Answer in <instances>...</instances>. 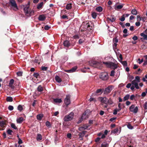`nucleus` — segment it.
Returning a JSON list of instances; mask_svg holds the SVG:
<instances>
[{
    "label": "nucleus",
    "mask_w": 147,
    "mask_h": 147,
    "mask_svg": "<svg viewBox=\"0 0 147 147\" xmlns=\"http://www.w3.org/2000/svg\"><path fill=\"white\" fill-rule=\"evenodd\" d=\"M113 103V102L111 99L107 100V104L112 105Z\"/></svg>",
    "instance_id": "nucleus-32"
},
{
    "label": "nucleus",
    "mask_w": 147,
    "mask_h": 147,
    "mask_svg": "<svg viewBox=\"0 0 147 147\" xmlns=\"http://www.w3.org/2000/svg\"><path fill=\"white\" fill-rule=\"evenodd\" d=\"M5 124V121H0V125L1 127H3Z\"/></svg>",
    "instance_id": "nucleus-33"
},
{
    "label": "nucleus",
    "mask_w": 147,
    "mask_h": 147,
    "mask_svg": "<svg viewBox=\"0 0 147 147\" xmlns=\"http://www.w3.org/2000/svg\"><path fill=\"white\" fill-rule=\"evenodd\" d=\"M11 9L14 11H17L18 8L16 1L14 0H11L10 1Z\"/></svg>",
    "instance_id": "nucleus-4"
},
{
    "label": "nucleus",
    "mask_w": 147,
    "mask_h": 147,
    "mask_svg": "<svg viewBox=\"0 0 147 147\" xmlns=\"http://www.w3.org/2000/svg\"><path fill=\"white\" fill-rule=\"evenodd\" d=\"M140 82V78L138 76H136L135 77V79L132 81L131 84L129 83L127 84L126 87L127 88H129L130 87L132 90H133L135 88L136 89H139L138 83Z\"/></svg>",
    "instance_id": "nucleus-1"
},
{
    "label": "nucleus",
    "mask_w": 147,
    "mask_h": 147,
    "mask_svg": "<svg viewBox=\"0 0 147 147\" xmlns=\"http://www.w3.org/2000/svg\"><path fill=\"white\" fill-rule=\"evenodd\" d=\"M109 145L105 142L102 143L101 145V147H108Z\"/></svg>",
    "instance_id": "nucleus-30"
},
{
    "label": "nucleus",
    "mask_w": 147,
    "mask_h": 147,
    "mask_svg": "<svg viewBox=\"0 0 147 147\" xmlns=\"http://www.w3.org/2000/svg\"><path fill=\"white\" fill-rule=\"evenodd\" d=\"M74 113L73 112L71 113L69 115L65 116L64 120L65 121H69L72 120L74 117Z\"/></svg>",
    "instance_id": "nucleus-5"
},
{
    "label": "nucleus",
    "mask_w": 147,
    "mask_h": 147,
    "mask_svg": "<svg viewBox=\"0 0 147 147\" xmlns=\"http://www.w3.org/2000/svg\"><path fill=\"white\" fill-rule=\"evenodd\" d=\"M131 13L134 15H136L137 14V12L136 9H133L131 11Z\"/></svg>",
    "instance_id": "nucleus-27"
},
{
    "label": "nucleus",
    "mask_w": 147,
    "mask_h": 147,
    "mask_svg": "<svg viewBox=\"0 0 147 147\" xmlns=\"http://www.w3.org/2000/svg\"><path fill=\"white\" fill-rule=\"evenodd\" d=\"M89 126V125H84L82 127H80L79 129L80 130H81L82 129H87Z\"/></svg>",
    "instance_id": "nucleus-17"
},
{
    "label": "nucleus",
    "mask_w": 147,
    "mask_h": 147,
    "mask_svg": "<svg viewBox=\"0 0 147 147\" xmlns=\"http://www.w3.org/2000/svg\"><path fill=\"white\" fill-rule=\"evenodd\" d=\"M135 24L136 26H139L140 25V23L139 22H136V23Z\"/></svg>",
    "instance_id": "nucleus-64"
},
{
    "label": "nucleus",
    "mask_w": 147,
    "mask_h": 147,
    "mask_svg": "<svg viewBox=\"0 0 147 147\" xmlns=\"http://www.w3.org/2000/svg\"><path fill=\"white\" fill-rule=\"evenodd\" d=\"M43 5V2L40 3L38 5L37 8L38 9L41 8Z\"/></svg>",
    "instance_id": "nucleus-22"
},
{
    "label": "nucleus",
    "mask_w": 147,
    "mask_h": 147,
    "mask_svg": "<svg viewBox=\"0 0 147 147\" xmlns=\"http://www.w3.org/2000/svg\"><path fill=\"white\" fill-rule=\"evenodd\" d=\"M18 109L19 110L21 111L23 109L21 105H19L18 106Z\"/></svg>",
    "instance_id": "nucleus-40"
},
{
    "label": "nucleus",
    "mask_w": 147,
    "mask_h": 147,
    "mask_svg": "<svg viewBox=\"0 0 147 147\" xmlns=\"http://www.w3.org/2000/svg\"><path fill=\"white\" fill-rule=\"evenodd\" d=\"M50 28V27L48 25H46L45 26L44 28L45 30H49Z\"/></svg>",
    "instance_id": "nucleus-50"
},
{
    "label": "nucleus",
    "mask_w": 147,
    "mask_h": 147,
    "mask_svg": "<svg viewBox=\"0 0 147 147\" xmlns=\"http://www.w3.org/2000/svg\"><path fill=\"white\" fill-rule=\"evenodd\" d=\"M86 118H88V117L86 115V113H84L82 117V119H86Z\"/></svg>",
    "instance_id": "nucleus-41"
},
{
    "label": "nucleus",
    "mask_w": 147,
    "mask_h": 147,
    "mask_svg": "<svg viewBox=\"0 0 147 147\" xmlns=\"http://www.w3.org/2000/svg\"><path fill=\"white\" fill-rule=\"evenodd\" d=\"M108 19L112 22H113L115 20V18L112 17L111 18H108Z\"/></svg>",
    "instance_id": "nucleus-43"
},
{
    "label": "nucleus",
    "mask_w": 147,
    "mask_h": 147,
    "mask_svg": "<svg viewBox=\"0 0 147 147\" xmlns=\"http://www.w3.org/2000/svg\"><path fill=\"white\" fill-rule=\"evenodd\" d=\"M140 36L143 37L144 39L147 40V35L145 34L144 33H142L140 34Z\"/></svg>",
    "instance_id": "nucleus-23"
},
{
    "label": "nucleus",
    "mask_w": 147,
    "mask_h": 147,
    "mask_svg": "<svg viewBox=\"0 0 147 147\" xmlns=\"http://www.w3.org/2000/svg\"><path fill=\"white\" fill-rule=\"evenodd\" d=\"M129 97L130 100H133L135 98V96L134 95H132Z\"/></svg>",
    "instance_id": "nucleus-57"
},
{
    "label": "nucleus",
    "mask_w": 147,
    "mask_h": 147,
    "mask_svg": "<svg viewBox=\"0 0 147 147\" xmlns=\"http://www.w3.org/2000/svg\"><path fill=\"white\" fill-rule=\"evenodd\" d=\"M34 76L36 77V78H37L38 76H39V74L37 73H34L33 75Z\"/></svg>",
    "instance_id": "nucleus-54"
},
{
    "label": "nucleus",
    "mask_w": 147,
    "mask_h": 147,
    "mask_svg": "<svg viewBox=\"0 0 147 147\" xmlns=\"http://www.w3.org/2000/svg\"><path fill=\"white\" fill-rule=\"evenodd\" d=\"M137 19L138 21H140L141 20V18L140 16L138 15L137 16Z\"/></svg>",
    "instance_id": "nucleus-58"
},
{
    "label": "nucleus",
    "mask_w": 147,
    "mask_h": 147,
    "mask_svg": "<svg viewBox=\"0 0 147 147\" xmlns=\"http://www.w3.org/2000/svg\"><path fill=\"white\" fill-rule=\"evenodd\" d=\"M8 109L9 110L12 111L13 109V107L12 106L9 105L8 107Z\"/></svg>",
    "instance_id": "nucleus-46"
},
{
    "label": "nucleus",
    "mask_w": 147,
    "mask_h": 147,
    "mask_svg": "<svg viewBox=\"0 0 147 147\" xmlns=\"http://www.w3.org/2000/svg\"><path fill=\"white\" fill-rule=\"evenodd\" d=\"M96 10L97 11L100 12L102 11V8L101 7L99 6L96 8Z\"/></svg>",
    "instance_id": "nucleus-28"
},
{
    "label": "nucleus",
    "mask_w": 147,
    "mask_h": 147,
    "mask_svg": "<svg viewBox=\"0 0 147 147\" xmlns=\"http://www.w3.org/2000/svg\"><path fill=\"white\" fill-rule=\"evenodd\" d=\"M14 82V80L13 79H11L9 82V86L11 88L13 89L14 88V87L13 86V84Z\"/></svg>",
    "instance_id": "nucleus-11"
},
{
    "label": "nucleus",
    "mask_w": 147,
    "mask_h": 147,
    "mask_svg": "<svg viewBox=\"0 0 147 147\" xmlns=\"http://www.w3.org/2000/svg\"><path fill=\"white\" fill-rule=\"evenodd\" d=\"M47 67L45 66H42L41 67V70L43 71H46L47 69Z\"/></svg>",
    "instance_id": "nucleus-45"
},
{
    "label": "nucleus",
    "mask_w": 147,
    "mask_h": 147,
    "mask_svg": "<svg viewBox=\"0 0 147 147\" xmlns=\"http://www.w3.org/2000/svg\"><path fill=\"white\" fill-rule=\"evenodd\" d=\"M46 125L47 126L49 127L50 126V123L49 122L47 121L46 123Z\"/></svg>",
    "instance_id": "nucleus-55"
},
{
    "label": "nucleus",
    "mask_w": 147,
    "mask_h": 147,
    "mask_svg": "<svg viewBox=\"0 0 147 147\" xmlns=\"http://www.w3.org/2000/svg\"><path fill=\"white\" fill-rule=\"evenodd\" d=\"M55 79L59 83H60L61 82V79L59 76H56L55 77Z\"/></svg>",
    "instance_id": "nucleus-20"
},
{
    "label": "nucleus",
    "mask_w": 147,
    "mask_h": 147,
    "mask_svg": "<svg viewBox=\"0 0 147 147\" xmlns=\"http://www.w3.org/2000/svg\"><path fill=\"white\" fill-rule=\"evenodd\" d=\"M43 115L42 114H39L37 115V118L38 119L40 120L43 117Z\"/></svg>",
    "instance_id": "nucleus-21"
},
{
    "label": "nucleus",
    "mask_w": 147,
    "mask_h": 147,
    "mask_svg": "<svg viewBox=\"0 0 147 147\" xmlns=\"http://www.w3.org/2000/svg\"><path fill=\"white\" fill-rule=\"evenodd\" d=\"M114 87L112 86H109L108 87L105 88L104 91V94H108L110 93L113 88Z\"/></svg>",
    "instance_id": "nucleus-8"
},
{
    "label": "nucleus",
    "mask_w": 147,
    "mask_h": 147,
    "mask_svg": "<svg viewBox=\"0 0 147 147\" xmlns=\"http://www.w3.org/2000/svg\"><path fill=\"white\" fill-rule=\"evenodd\" d=\"M116 119V117L112 118L110 119V121H112L115 120Z\"/></svg>",
    "instance_id": "nucleus-63"
},
{
    "label": "nucleus",
    "mask_w": 147,
    "mask_h": 147,
    "mask_svg": "<svg viewBox=\"0 0 147 147\" xmlns=\"http://www.w3.org/2000/svg\"><path fill=\"white\" fill-rule=\"evenodd\" d=\"M39 92H41L42 91L43 88L41 86H39L37 88Z\"/></svg>",
    "instance_id": "nucleus-35"
},
{
    "label": "nucleus",
    "mask_w": 147,
    "mask_h": 147,
    "mask_svg": "<svg viewBox=\"0 0 147 147\" xmlns=\"http://www.w3.org/2000/svg\"><path fill=\"white\" fill-rule=\"evenodd\" d=\"M89 63L91 66H93L94 67H95V65L96 64V62L94 61H90Z\"/></svg>",
    "instance_id": "nucleus-14"
},
{
    "label": "nucleus",
    "mask_w": 147,
    "mask_h": 147,
    "mask_svg": "<svg viewBox=\"0 0 147 147\" xmlns=\"http://www.w3.org/2000/svg\"><path fill=\"white\" fill-rule=\"evenodd\" d=\"M89 100L90 102L92 101H94V102H95L96 101L95 99L94 98H90L89 99Z\"/></svg>",
    "instance_id": "nucleus-51"
},
{
    "label": "nucleus",
    "mask_w": 147,
    "mask_h": 147,
    "mask_svg": "<svg viewBox=\"0 0 147 147\" xmlns=\"http://www.w3.org/2000/svg\"><path fill=\"white\" fill-rule=\"evenodd\" d=\"M100 78L103 80H107L108 79V74L105 72L102 73L100 75Z\"/></svg>",
    "instance_id": "nucleus-6"
},
{
    "label": "nucleus",
    "mask_w": 147,
    "mask_h": 147,
    "mask_svg": "<svg viewBox=\"0 0 147 147\" xmlns=\"http://www.w3.org/2000/svg\"><path fill=\"white\" fill-rule=\"evenodd\" d=\"M115 72L114 70H112L110 76H113L115 74Z\"/></svg>",
    "instance_id": "nucleus-52"
},
{
    "label": "nucleus",
    "mask_w": 147,
    "mask_h": 147,
    "mask_svg": "<svg viewBox=\"0 0 147 147\" xmlns=\"http://www.w3.org/2000/svg\"><path fill=\"white\" fill-rule=\"evenodd\" d=\"M100 100L103 103L107 104V101L108 99L106 97H100Z\"/></svg>",
    "instance_id": "nucleus-10"
},
{
    "label": "nucleus",
    "mask_w": 147,
    "mask_h": 147,
    "mask_svg": "<svg viewBox=\"0 0 147 147\" xmlns=\"http://www.w3.org/2000/svg\"><path fill=\"white\" fill-rule=\"evenodd\" d=\"M117 46V43L113 42V48L114 49H116Z\"/></svg>",
    "instance_id": "nucleus-53"
},
{
    "label": "nucleus",
    "mask_w": 147,
    "mask_h": 147,
    "mask_svg": "<svg viewBox=\"0 0 147 147\" xmlns=\"http://www.w3.org/2000/svg\"><path fill=\"white\" fill-rule=\"evenodd\" d=\"M144 108L145 109H147V102H145L144 105Z\"/></svg>",
    "instance_id": "nucleus-60"
},
{
    "label": "nucleus",
    "mask_w": 147,
    "mask_h": 147,
    "mask_svg": "<svg viewBox=\"0 0 147 147\" xmlns=\"http://www.w3.org/2000/svg\"><path fill=\"white\" fill-rule=\"evenodd\" d=\"M130 95L129 94H127L123 98V101H125L126 100H127L129 99V98Z\"/></svg>",
    "instance_id": "nucleus-25"
},
{
    "label": "nucleus",
    "mask_w": 147,
    "mask_h": 147,
    "mask_svg": "<svg viewBox=\"0 0 147 147\" xmlns=\"http://www.w3.org/2000/svg\"><path fill=\"white\" fill-rule=\"evenodd\" d=\"M123 7V5H117L115 8V9L117 10V9H121Z\"/></svg>",
    "instance_id": "nucleus-29"
},
{
    "label": "nucleus",
    "mask_w": 147,
    "mask_h": 147,
    "mask_svg": "<svg viewBox=\"0 0 147 147\" xmlns=\"http://www.w3.org/2000/svg\"><path fill=\"white\" fill-rule=\"evenodd\" d=\"M11 127L14 129H17V127L14 123H12L11 124Z\"/></svg>",
    "instance_id": "nucleus-38"
},
{
    "label": "nucleus",
    "mask_w": 147,
    "mask_h": 147,
    "mask_svg": "<svg viewBox=\"0 0 147 147\" xmlns=\"http://www.w3.org/2000/svg\"><path fill=\"white\" fill-rule=\"evenodd\" d=\"M85 131H83L82 132L80 133L79 134V136L80 138H82L85 134Z\"/></svg>",
    "instance_id": "nucleus-24"
},
{
    "label": "nucleus",
    "mask_w": 147,
    "mask_h": 147,
    "mask_svg": "<svg viewBox=\"0 0 147 147\" xmlns=\"http://www.w3.org/2000/svg\"><path fill=\"white\" fill-rule=\"evenodd\" d=\"M103 63L105 64L107 67L112 69H115L117 67V65L113 62H103Z\"/></svg>",
    "instance_id": "nucleus-3"
},
{
    "label": "nucleus",
    "mask_w": 147,
    "mask_h": 147,
    "mask_svg": "<svg viewBox=\"0 0 147 147\" xmlns=\"http://www.w3.org/2000/svg\"><path fill=\"white\" fill-rule=\"evenodd\" d=\"M53 101L54 102L57 103H60L62 102L61 99L60 98H54Z\"/></svg>",
    "instance_id": "nucleus-16"
},
{
    "label": "nucleus",
    "mask_w": 147,
    "mask_h": 147,
    "mask_svg": "<svg viewBox=\"0 0 147 147\" xmlns=\"http://www.w3.org/2000/svg\"><path fill=\"white\" fill-rule=\"evenodd\" d=\"M46 18V17L44 15H39L38 19L40 21H43L45 20Z\"/></svg>",
    "instance_id": "nucleus-12"
},
{
    "label": "nucleus",
    "mask_w": 147,
    "mask_h": 147,
    "mask_svg": "<svg viewBox=\"0 0 147 147\" xmlns=\"http://www.w3.org/2000/svg\"><path fill=\"white\" fill-rule=\"evenodd\" d=\"M118 107L119 109H118V111H120L121 110V104L120 103H119L118 104Z\"/></svg>",
    "instance_id": "nucleus-49"
},
{
    "label": "nucleus",
    "mask_w": 147,
    "mask_h": 147,
    "mask_svg": "<svg viewBox=\"0 0 147 147\" xmlns=\"http://www.w3.org/2000/svg\"><path fill=\"white\" fill-rule=\"evenodd\" d=\"M130 111L134 113H136L138 111V107H135V106L132 105L129 108Z\"/></svg>",
    "instance_id": "nucleus-7"
},
{
    "label": "nucleus",
    "mask_w": 147,
    "mask_h": 147,
    "mask_svg": "<svg viewBox=\"0 0 147 147\" xmlns=\"http://www.w3.org/2000/svg\"><path fill=\"white\" fill-rule=\"evenodd\" d=\"M127 127L129 129H132L133 128V127L129 123H128L127 125Z\"/></svg>",
    "instance_id": "nucleus-39"
},
{
    "label": "nucleus",
    "mask_w": 147,
    "mask_h": 147,
    "mask_svg": "<svg viewBox=\"0 0 147 147\" xmlns=\"http://www.w3.org/2000/svg\"><path fill=\"white\" fill-rule=\"evenodd\" d=\"M24 10L26 16H29L33 15L34 11L31 10L29 8L28 6L25 7L24 8Z\"/></svg>",
    "instance_id": "nucleus-2"
},
{
    "label": "nucleus",
    "mask_w": 147,
    "mask_h": 147,
    "mask_svg": "<svg viewBox=\"0 0 147 147\" xmlns=\"http://www.w3.org/2000/svg\"><path fill=\"white\" fill-rule=\"evenodd\" d=\"M77 69V66H75L73 67L72 68H71L70 70H67V71H66L68 72H69V73L73 72L75 71H76V70Z\"/></svg>",
    "instance_id": "nucleus-13"
},
{
    "label": "nucleus",
    "mask_w": 147,
    "mask_h": 147,
    "mask_svg": "<svg viewBox=\"0 0 147 147\" xmlns=\"http://www.w3.org/2000/svg\"><path fill=\"white\" fill-rule=\"evenodd\" d=\"M132 39L134 40H136L138 39V37L136 36H134L133 37Z\"/></svg>",
    "instance_id": "nucleus-59"
},
{
    "label": "nucleus",
    "mask_w": 147,
    "mask_h": 147,
    "mask_svg": "<svg viewBox=\"0 0 147 147\" xmlns=\"http://www.w3.org/2000/svg\"><path fill=\"white\" fill-rule=\"evenodd\" d=\"M17 75L19 76H20L22 75V73L21 72H17Z\"/></svg>",
    "instance_id": "nucleus-62"
},
{
    "label": "nucleus",
    "mask_w": 147,
    "mask_h": 147,
    "mask_svg": "<svg viewBox=\"0 0 147 147\" xmlns=\"http://www.w3.org/2000/svg\"><path fill=\"white\" fill-rule=\"evenodd\" d=\"M118 40L117 38H115L113 39V42L117 43L118 42Z\"/></svg>",
    "instance_id": "nucleus-56"
},
{
    "label": "nucleus",
    "mask_w": 147,
    "mask_h": 147,
    "mask_svg": "<svg viewBox=\"0 0 147 147\" xmlns=\"http://www.w3.org/2000/svg\"><path fill=\"white\" fill-rule=\"evenodd\" d=\"M118 129L117 128L115 129L114 130L112 131L113 133L116 134L118 132Z\"/></svg>",
    "instance_id": "nucleus-44"
},
{
    "label": "nucleus",
    "mask_w": 147,
    "mask_h": 147,
    "mask_svg": "<svg viewBox=\"0 0 147 147\" xmlns=\"http://www.w3.org/2000/svg\"><path fill=\"white\" fill-rule=\"evenodd\" d=\"M138 61H139V62H138L139 63V64H141L144 61L143 59H142L141 60L139 58L138 59Z\"/></svg>",
    "instance_id": "nucleus-47"
},
{
    "label": "nucleus",
    "mask_w": 147,
    "mask_h": 147,
    "mask_svg": "<svg viewBox=\"0 0 147 147\" xmlns=\"http://www.w3.org/2000/svg\"><path fill=\"white\" fill-rule=\"evenodd\" d=\"M23 118L22 117H20L17 119V122L18 123H21L23 121Z\"/></svg>",
    "instance_id": "nucleus-18"
},
{
    "label": "nucleus",
    "mask_w": 147,
    "mask_h": 147,
    "mask_svg": "<svg viewBox=\"0 0 147 147\" xmlns=\"http://www.w3.org/2000/svg\"><path fill=\"white\" fill-rule=\"evenodd\" d=\"M145 59L144 61V65H146L147 64V55L144 56Z\"/></svg>",
    "instance_id": "nucleus-36"
},
{
    "label": "nucleus",
    "mask_w": 147,
    "mask_h": 147,
    "mask_svg": "<svg viewBox=\"0 0 147 147\" xmlns=\"http://www.w3.org/2000/svg\"><path fill=\"white\" fill-rule=\"evenodd\" d=\"M96 93L98 94H100L102 93V90L101 89H98L97 90Z\"/></svg>",
    "instance_id": "nucleus-34"
},
{
    "label": "nucleus",
    "mask_w": 147,
    "mask_h": 147,
    "mask_svg": "<svg viewBox=\"0 0 147 147\" xmlns=\"http://www.w3.org/2000/svg\"><path fill=\"white\" fill-rule=\"evenodd\" d=\"M118 111V109H115L113 113V114L114 115H116L117 113V112L118 111Z\"/></svg>",
    "instance_id": "nucleus-48"
},
{
    "label": "nucleus",
    "mask_w": 147,
    "mask_h": 147,
    "mask_svg": "<svg viewBox=\"0 0 147 147\" xmlns=\"http://www.w3.org/2000/svg\"><path fill=\"white\" fill-rule=\"evenodd\" d=\"M42 137L41 135L40 134H38L36 137V140L38 141H40L42 140Z\"/></svg>",
    "instance_id": "nucleus-15"
},
{
    "label": "nucleus",
    "mask_w": 147,
    "mask_h": 147,
    "mask_svg": "<svg viewBox=\"0 0 147 147\" xmlns=\"http://www.w3.org/2000/svg\"><path fill=\"white\" fill-rule=\"evenodd\" d=\"M18 143L19 144H22V140L20 138H19Z\"/></svg>",
    "instance_id": "nucleus-61"
},
{
    "label": "nucleus",
    "mask_w": 147,
    "mask_h": 147,
    "mask_svg": "<svg viewBox=\"0 0 147 147\" xmlns=\"http://www.w3.org/2000/svg\"><path fill=\"white\" fill-rule=\"evenodd\" d=\"M7 132L8 134L11 135L12 134V131L11 130L9 129L7 130Z\"/></svg>",
    "instance_id": "nucleus-42"
},
{
    "label": "nucleus",
    "mask_w": 147,
    "mask_h": 147,
    "mask_svg": "<svg viewBox=\"0 0 147 147\" xmlns=\"http://www.w3.org/2000/svg\"><path fill=\"white\" fill-rule=\"evenodd\" d=\"M64 102L66 105H68L70 103V96L69 95L66 96V98H65Z\"/></svg>",
    "instance_id": "nucleus-9"
},
{
    "label": "nucleus",
    "mask_w": 147,
    "mask_h": 147,
    "mask_svg": "<svg viewBox=\"0 0 147 147\" xmlns=\"http://www.w3.org/2000/svg\"><path fill=\"white\" fill-rule=\"evenodd\" d=\"M92 15L93 18L95 19L96 18L97 14L96 13L93 12L92 13Z\"/></svg>",
    "instance_id": "nucleus-37"
},
{
    "label": "nucleus",
    "mask_w": 147,
    "mask_h": 147,
    "mask_svg": "<svg viewBox=\"0 0 147 147\" xmlns=\"http://www.w3.org/2000/svg\"><path fill=\"white\" fill-rule=\"evenodd\" d=\"M71 7V3L67 4L66 7V9L68 10L70 9Z\"/></svg>",
    "instance_id": "nucleus-26"
},
{
    "label": "nucleus",
    "mask_w": 147,
    "mask_h": 147,
    "mask_svg": "<svg viewBox=\"0 0 147 147\" xmlns=\"http://www.w3.org/2000/svg\"><path fill=\"white\" fill-rule=\"evenodd\" d=\"M6 100L8 102H12L13 101V98L11 97H7L6 98Z\"/></svg>",
    "instance_id": "nucleus-31"
},
{
    "label": "nucleus",
    "mask_w": 147,
    "mask_h": 147,
    "mask_svg": "<svg viewBox=\"0 0 147 147\" xmlns=\"http://www.w3.org/2000/svg\"><path fill=\"white\" fill-rule=\"evenodd\" d=\"M64 45L66 47H68L69 46V41L67 40L65 41L63 43Z\"/></svg>",
    "instance_id": "nucleus-19"
}]
</instances>
